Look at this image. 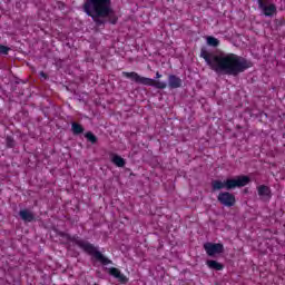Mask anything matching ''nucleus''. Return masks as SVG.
<instances>
[{"label": "nucleus", "instance_id": "nucleus-13", "mask_svg": "<svg viewBox=\"0 0 285 285\" xmlns=\"http://www.w3.org/2000/svg\"><path fill=\"white\" fill-rule=\"evenodd\" d=\"M207 266L213 271H224V265L217 261H207Z\"/></svg>", "mask_w": 285, "mask_h": 285}, {"label": "nucleus", "instance_id": "nucleus-22", "mask_svg": "<svg viewBox=\"0 0 285 285\" xmlns=\"http://www.w3.org/2000/svg\"><path fill=\"white\" fill-rule=\"evenodd\" d=\"M41 77H46V73L43 71L40 72Z\"/></svg>", "mask_w": 285, "mask_h": 285}, {"label": "nucleus", "instance_id": "nucleus-2", "mask_svg": "<svg viewBox=\"0 0 285 285\" xmlns=\"http://www.w3.org/2000/svg\"><path fill=\"white\" fill-rule=\"evenodd\" d=\"M82 10L87 17H91L96 26H104L105 19L112 17V0H85Z\"/></svg>", "mask_w": 285, "mask_h": 285}, {"label": "nucleus", "instance_id": "nucleus-15", "mask_svg": "<svg viewBox=\"0 0 285 285\" xmlns=\"http://www.w3.org/2000/svg\"><path fill=\"white\" fill-rule=\"evenodd\" d=\"M207 46H212V48H217V46H219V39H217L213 36H208L207 37Z\"/></svg>", "mask_w": 285, "mask_h": 285}, {"label": "nucleus", "instance_id": "nucleus-6", "mask_svg": "<svg viewBox=\"0 0 285 285\" xmlns=\"http://www.w3.org/2000/svg\"><path fill=\"white\" fill-rule=\"evenodd\" d=\"M204 249L208 257H215V255H222L224 253V244L222 243H205Z\"/></svg>", "mask_w": 285, "mask_h": 285}, {"label": "nucleus", "instance_id": "nucleus-21", "mask_svg": "<svg viewBox=\"0 0 285 285\" xmlns=\"http://www.w3.org/2000/svg\"><path fill=\"white\" fill-rule=\"evenodd\" d=\"M156 79H161V73H159V71L156 72Z\"/></svg>", "mask_w": 285, "mask_h": 285}, {"label": "nucleus", "instance_id": "nucleus-17", "mask_svg": "<svg viewBox=\"0 0 285 285\" xmlns=\"http://www.w3.org/2000/svg\"><path fill=\"white\" fill-rule=\"evenodd\" d=\"M6 144L7 148H14V146H17V141H14V138L11 136H7Z\"/></svg>", "mask_w": 285, "mask_h": 285}, {"label": "nucleus", "instance_id": "nucleus-20", "mask_svg": "<svg viewBox=\"0 0 285 285\" xmlns=\"http://www.w3.org/2000/svg\"><path fill=\"white\" fill-rule=\"evenodd\" d=\"M10 52V47L0 45V55H8Z\"/></svg>", "mask_w": 285, "mask_h": 285}, {"label": "nucleus", "instance_id": "nucleus-3", "mask_svg": "<svg viewBox=\"0 0 285 285\" xmlns=\"http://www.w3.org/2000/svg\"><path fill=\"white\" fill-rule=\"evenodd\" d=\"M60 237H66L68 242H72V244H76V246L81 248L85 253H87V255H92L96 262H100L102 266H108V264H112V261L104 256V254H101V252H99L97 247H95V245H92L88 240H83L79 236H71L70 234H66L63 232L60 233Z\"/></svg>", "mask_w": 285, "mask_h": 285}, {"label": "nucleus", "instance_id": "nucleus-7", "mask_svg": "<svg viewBox=\"0 0 285 285\" xmlns=\"http://www.w3.org/2000/svg\"><path fill=\"white\" fill-rule=\"evenodd\" d=\"M217 199L222 206H226L227 208H233L236 203L235 195L228 191L219 193Z\"/></svg>", "mask_w": 285, "mask_h": 285}, {"label": "nucleus", "instance_id": "nucleus-18", "mask_svg": "<svg viewBox=\"0 0 285 285\" xmlns=\"http://www.w3.org/2000/svg\"><path fill=\"white\" fill-rule=\"evenodd\" d=\"M109 275H111V277H115L117 279V277H119L121 271H119V268L117 267H111L108 269Z\"/></svg>", "mask_w": 285, "mask_h": 285}, {"label": "nucleus", "instance_id": "nucleus-19", "mask_svg": "<svg viewBox=\"0 0 285 285\" xmlns=\"http://www.w3.org/2000/svg\"><path fill=\"white\" fill-rule=\"evenodd\" d=\"M116 279H118L120 284H128V277H126V275H124L121 272Z\"/></svg>", "mask_w": 285, "mask_h": 285}, {"label": "nucleus", "instance_id": "nucleus-12", "mask_svg": "<svg viewBox=\"0 0 285 285\" xmlns=\"http://www.w3.org/2000/svg\"><path fill=\"white\" fill-rule=\"evenodd\" d=\"M111 161L118 168H124L126 166V159H124L121 156H119L117 154H114Z\"/></svg>", "mask_w": 285, "mask_h": 285}, {"label": "nucleus", "instance_id": "nucleus-10", "mask_svg": "<svg viewBox=\"0 0 285 285\" xmlns=\"http://www.w3.org/2000/svg\"><path fill=\"white\" fill-rule=\"evenodd\" d=\"M19 217L22 219V222H35V213L30 212L29 209H21L19 212Z\"/></svg>", "mask_w": 285, "mask_h": 285}, {"label": "nucleus", "instance_id": "nucleus-4", "mask_svg": "<svg viewBox=\"0 0 285 285\" xmlns=\"http://www.w3.org/2000/svg\"><path fill=\"white\" fill-rule=\"evenodd\" d=\"M248 184H250V178L248 176H238L236 178L226 179L224 181L213 180L212 190L213 193L223 190V188L226 190H233L235 188H243V186H248Z\"/></svg>", "mask_w": 285, "mask_h": 285}, {"label": "nucleus", "instance_id": "nucleus-16", "mask_svg": "<svg viewBox=\"0 0 285 285\" xmlns=\"http://www.w3.org/2000/svg\"><path fill=\"white\" fill-rule=\"evenodd\" d=\"M86 139L88 141H90V144H97L98 141V138L97 136H95V134H92V131H88L86 135H85Z\"/></svg>", "mask_w": 285, "mask_h": 285}, {"label": "nucleus", "instance_id": "nucleus-23", "mask_svg": "<svg viewBox=\"0 0 285 285\" xmlns=\"http://www.w3.org/2000/svg\"><path fill=\"white\" fill-rule=\"evenodd\" d=\"M111 23H112V24L117 23V20H112Z\"/></svg>", "mask_w": 285, "mask_h": 285}, {"label": "nucleus", "instance_id": "nucleus-8", "mask_svg": "<svg viewBox=\"0 0 285 285\" xmlns=\"http://www.w3.org/2000/svg\"><path fill=\"white\" fill-rule=\"evenodd\" d=\"M258 8L263 11L265 17H273L277 12L275 4H267L264 0H258Z\"/></svg>", "mask_w": 285, "mask_h": 285}, {"label": "nucleus", "instance_id": "nucleus-5", "mask_svg": "<svg viewBox=\"0 0 285 285\" xmlns=\"http://www.w3.org/2000/svg\"><path fill=\"white\" fill-rule=\"evenodd\" d=\"M122 76H125L127 79H130L131 81H135V83H140V86H151L153 88H157V90H165V88H168V83L166 81L142 77L135 71H124Z\"/></svg>", "mask_w": 285, "mask_h": 285}, {"label": "nucleus", "instance_id": "nucleus-11", "mask_svg": "<svg viewBox=\"0 0 285 285\" xmlns=\"http://www.w3.org/2000/svg\"><path fill=\"white\" fill-rule=\"evenodd\" d=\"M259 197H266L267 199H271V187L266 185H261L257 187Z\"/></svg>", "mask_w": 285, "mask_h": 285}, {"label": "nucleus", "instance_id": "nucleus-1", "mask_svg": "<svg viewBox=\"0 0 285 285\" xmlns=\"http://www.w3.org/2000/svg\"><path fill=\"white\" fill-rule=\"evenodd\" d=\"M200 57L204 59L217 75H228L229 77H237L242 72H246L253 63L246 58L239 57L235 53L215 55L209 52L206 47H202Z\"/></svg>", "mask_w": 285, "mask_h": 285}, {"label": "nucleus", "instance_id": "nucleus-9", "mask_svg": "<svg viewBox=\"0 0 285 285\" xmlns=\"http://www.w3.org/2000/svg\"><path fill=\"white\" fill-rule=\"evenodd\" d=\"M168 86L171 90H175L177 88H181V78L175 76V75H169L168 77Z\"/></svg>", "mask_w": 285, "mask_h": 285}, {"label": "nucleus", "instance_id": "nucleus-14", "mask_svg": "<svg viewBox=\"0 0 285 285\" xmlns=\"http://www.w3.org/2000/svg\"><path fill=\"white\" fill-rule=\"evenodd\" d=\"M71 130L73 135H81L85 129L83 126L79 125V122H72Z\"/></svg>", "mask_w": 285, "mask_h": 285}]
</instances>
